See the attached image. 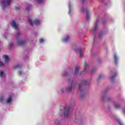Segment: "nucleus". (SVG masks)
<instances>
[{
	"instance_id": "nucleus-33",
	"label": "nucleus",
	"mask_w": 125,
	"mask_h": 125,
	"mask_svg": "<svg viewBox=\"0 0 125 125\" xmlns=\"http://www.w3.org/2000/svg\"><path fill=\"white\" fill-rule=\"evenodd\" d=\"M84 84H87V81H85Z\"/></svg>"
},
{
	"instance_id": "nucleus-20",
	"label": "nucleus",
	"mask_w": 125,
	"mask_h": 125,
	"mask_svg": "<svg viewBox=\"0 0 125 125\" xmlns=\"http://www.w3.org/2000/svg\"><path fill=\"white\" fill-rule=\"evenodd\" d=\"M79 67L78 66H76L75 68V73L76 74H78V70H79Z\"/></svg>"
},
{
	"instance_id": "nucleus-6",
	"label": "nucleus",
	"mask_w": 125,
	"mask_h": 125,
	"mask_svg": "<svg viewBox=\"0 0 125 125\" xmlns=\"http://www.w3.org/2000/svg\"><path fill=\"white\" fill-rule=\"evenodd\" d=\"M71 38H72V35L71 34H67L62 39V42H68L69 40H70Z\"/></svg>"
},
{
	"instance_id": "nucleus-8",
	"label": "nucleus",
	"mask_w": 125,
	"mask_h": 125,
	"mask_svg": "<svg viewBox=\"0 0 125 125\" xmlns=\"http://www.w3.org/2000/svg\"><path fill=\"white\" fill-rule=\"evenodd\" d=\"M2 59H3L4 61L6 62V63L9 61V57L6 55H3L2 56Z\"/></svg>"
},
{
	"instance_id": "nucleus-14",
	"label": "nucleus",
	"mask_w": 125,
	"mask_h": 125,
	"mask_svg": "<svg viewBox=\"0 0 125 125\" xmlns=\"http://www.w3.org/2000/svg\"><path fill=\"white\" fill-rule=\"evenodd\" d=\"M34 2H37L38 3H40L42 4V3H43V0H33Z\"/></svg>"
},
{
	"instance_id": "nucleus-3",
	"label": "nucleus",
	"mask_w": 125,
	"mask_h": 125,
	"mask_svg": "<svg viewBox=\"0 0 125 125\" xmlns=\"http://www.w3.org/2000/svg\"><path fill=\"white\" fill-rule=\"evenodd\" d=\"M73 88H74V84H72L67 87H61L60 89V92H61V93H66V92L71 91Z\"/></svg>"
},
{
	"instance_id": "nucleus-32",
	"label": "nucleus",
	"mask_w": 125,
	"mask_h": 125,
	"mask_svg": "<svg viewBox=\"0 0 125 125\" xmlns=\"http://www.w3.org/2000/svg\"><path fill=\"white\" fill-rule=\"evenodd\" d=\"M100 78H104V74H101L100 75Z\"/></svg>"
},
{
	"instance_id": "nucleus-11",
	"label": "nucleus",
	"mask_w": 125,
	"mask_h": 125,
	"mask_svg": "<svg viewBox=\"0 0 125 125\" xmlns=\"http://www.w3.org/2000/svg\"><path fill=\"white\" fill-rule=\"evenodd\" d=\"M114 58L115 64H118V62H119V58H118V56L116 53L114 54Z\"/></svg>"
},
{
	"instance_id": "nucleus-26",
	"label": "nucleus",
	"mask_w": 125,
	"mask_h": 125,
	"mask_svg": "<svg viewBox=\"0 0 125 125\" xmlns=\"http://www.w3.org/2000/svg\"><path fill=\"white\" fill-rule=\"evenodd\" d=\"M66 75H67V72L66 71H64L62 73V76H66Z\"/></svg>"
},
{
	"instance_id": "nucleus-17",
	"label": "nucleus",
	"mask_w": 125,
	"mask_h": 125,
	"mask_svg": "<svg viewBox=\"0 0 125 125\" xmlns=\"http://www.w3.org/2000/svg\"><path fill=\"white\" fill-rule=\"evenodd\" d=\"M77 52H78V53L80 54V57L82 56V54H83V51H82V50L80 49H78Z\"/></svg>"
},
{
	"instance_id": "nucleus-1",
	"label": "nucleus",
	"mask_w": 125,
	"mask_h": 125,
	"mask_svg": "<svg viewBox=\"0 0 125 125\" xmlns=\"http://www.w3.org/2000/svg\"><path fill=\"white\" fill-rule=\"evenodd\" d=\"M81 12H84L86 13V21H89L90 19V9L87 8L84 6H82L81 8Z\"/></svg>"
},
{
	"instance_id": "nucleus-22",
	"label": "nucleus",
	"mask_w": 125,
	"mask_h": 125,
	"mask_svg": "<svg viewBox=\"0 0 125 125\" xmlns=\"http://www.w3.org/2000/svg\"><path fill=\"white\" fill-rule=\"evenodd\" d=\"M95 72H96V69H95V68H93V69L91 70V73H92V74H93V73H95Z\"/></svg>"
},
{
	"instance_id": "nucleus-21",
	"label": "nucleus",
	"mask_w": 125,
	"mask_h": 125,
	"mask_svg": "<svg viewBox=\"0 0 125 125\" xmlns=\"http://www.w3.org/2000/svg\"><path fill=\"white\" fill-rule=\"evenodd\" d=\"M40 42L41 43H42L43 42H44V40H43V39H40Z\"/></svg>"
},
{
	"instance_id": "nucleus-25",
	"label": "nucleus",
	"mask_w": 125,
	"mask_h": 125,
	"mask_svg": "<svg viewBox=\"0 0 125 125\" xmlns=\"http://www.w3.org/2000/svg\"><path fill=\"white\" fill-rule=\"evenodd\" d=\"M4 98L3 97H0V102H2L3 101Z\"/></svg>"
},
{
	"instance_id": "nucleus-28",
	"label": "nucleus",
	"mask_w": 125,
	"mask_h": 125,
	"mask_svg": "<svg viewBox=\"0 0 125 125\" xmlns=\"http://www.w3.org/2000/svg\"><path fill=\"white\" fill-rule=\"evenodd\" d=\"M97 29V24L96 23L95 26L94 28V31H95Z\"/></svg>"
},
{
	"instance_id": "nucleus-31",
	"label": "nucleus",
	"mask_w": 125,
	"mask_h": 125,
	"mask_svg": "<svg viewBox=\"0 0 125 125\" xmlns=\"http://www.w3.org/2000/svg\"><path fill=\"white\" fill-rule=\"evenodd\" d=\"M19 75H20V76H21V75H22V71H19Z\"/></svg>"
},
{
	"instance_id": "nucleus-23",
	"label": "nucleus",
	"mask_w": 125,
	"mask_h": 125,
	"mask_svg": "<svg viewBox=\"0 0 125 125\" xmlns=\"http://www.w3.org/2000/svg\"><path fill=\"white\" fill-rule=\"evenodd\" d=\"M13 46V44L11 43L9 44V45L8 46V48L10 49L11 48V47H12Z\"/></svg>"
},
{
	"instance_id": "nucleus-5",
	"label": "nucleus",
	"mask_w": 125,
	"mask_h": 125,
	"mask_svg": "<svg viewBox=\"0 0 125 125\" xmlns=\"http://www.w3.org/2000/svg\"><path fill=\"white\" fill-rule=\"evenodd\" d=\"M11 2V0H1V7H2V9H4L5 7H7Z\"/></svg>"
},
{
	"instance_id": "nucleus-10",
	"label": "nucleus",
	"mask_w": 125,
	"mask_h": 125,
	"mask_svg": "<svg viewBox=\"0 0 125 125\" xmlns=\"http://www.w3.org/2000/svg\"><path fill=\"white\" fill-rule=\"evenodd\" d=\"M72 3L70 2L68 3V14H71L72 13Z\"/></svg>"
},
{
	"instance_id": "nucleus-16",
	"label": "nucleus",
	"mask_w": 125,
	"mask_h": 125,
	"mask_svg": "<svg viewBox=\"0 0 125 125\" xmlns=\"http://www.w3.org/2000/svg\"><path fill=\"white\" fill-rule=\"evenodd\" d=\"M114 107L116 109H119V108H120V107H121V105H120V104H119L117 103H114Z\"/></svg>"
},
{
	"instance_id": "nucleus-15",
	"label": "nucleus",
	"mask_w": 125,
	"mask_h": 125,
	"mask_svg": "<svg viewBox=\"0 0 125 125\" xmlns=\"http://www.w3.org/2000/svg\"><path fill=\"white\" fill-rule=\"evenodd\" d=\"M31 5H30L29 4H27L26 5L25 9L26 10L29 11L31 9Z\"/></svg>"
},
{
	"instance_id": "nucleus-7",
	"label": "nucleus",
	"mask_w": 125,
	"mask_h": 125,
	"mask_svg": "<svg viewBox=\"0 0 125 125\" xmlns=\"http://www.w3.org/2000/svg\"><path fill=\"white\" fill-rule=\"evenodd\" d=\"M11 25L15 29V30H17L18 28H19V26L18 25V24L16 23L15 21H13L11 22Z\"/></svg>"
},
{
	"instance_id": "nucleus-19",
	"label": "nucleus",
	"mask_w": 125,
	"mask_h": 125,
	"mask_svg": "<svg viewBox=\"0 0 125 125\" xmlns=\"http://www.w3.org/2000/svg\"><path fill=\"white\" fill-rule=\"evenodd\" d=\"M87 68H88V65H87V63H85L84 64V72H85V70H86V69H87Z\"/></svg>"
},
{
	"instance_id": "nucleus-9",
	"label": "nucleus",
	"mask_w": 125,
	"mask_h": 125,
	"mask_svg": "<svg viewBox=\"0 0 125 125\" xmlns=\"http://www.w3.org/2000/svg\"><path fill=\"white\" fill-rule=\"evenodd\" d=\"M17 42L19 45H23V44H24L26 42V41L24 40H21L18 41Z\"/></svg>"
},
{
	"instance_id": "nucleus-27",
	"label": "nucleus",
	"mask_w": 125,
	"mask_h": 125,
	"mask_svg": "<svg viewBox=\"0 0 125 125\" xmlns=\"http://www.w3.org/2000/svg\"><path fill=\"white\" fill-rule=\"evenodd\" d=\"M3 62L0 61V66H4Z\"/></svg>"
},
{
	"instance_id": "nucleus-12",
	"label": "nucleus",
	"mask_w": 125,
	"mask_h": 125,
	"mask_svg": "<svg viewBox=\"0 0 125 125\" xmlns=\"http://www.w3.org/2000/svg\"><path fill=\"white\" fill-rule=\"evenodd\" d=\"M6 75L2 70H0V78H4Z\"/></svg>"
},
{
	"instance_id": "nucleus-4",
	"label": "nucleus",
	"mask_w": 125,
	"mask_h": 125,
	"mask_svg": "<svg viewBox=\"0 0 125 125\" xmlns=\"http://www.w3.org/2000/svg\"><path fill=\"white\" fill-rule=\"evenodd\" d=\"M28 20L31 26H33L34 24H35V25H37V26H38V25H40V24H41L42 22L41 20L38 19H35L34 20H33V18H29L28 19Z\"/></svg>"
},
{
	"instance_id": "nucleus-13",
	"label": "nucleus",
	"mask_w": 125,
	"mask_h": 125,
	"mask_svg": "<svg viewBox=\"0 0 125 125\" xmlns=\"http://www.w3.org/2000/svg\"><path fill=\"white\" fill-rule=\"evenodd\" d=\"M13 101L12 97L11 96H9L6 100L7 103H11Z\"/></svg>"
},
{
	"instance_id": "nucleus-30",
	"label": "nucleus",
	"mask_w": 125,
	"mask_h": 125,
	"mask_svg": "<svg viewBox=\"0 0 125 125\" xmlns=\"http://www.w3.org/2000/svg\"><path fill=\"white\" fill-rule=\"evenodd\" d=\"M19 67L18 65H16L14 67V69L15 70L16 69H17Z\"/></svg>"
},
{
	"instance_id": "nucleus-34",
	"label": "nucleus",
	"mask_w": 125,
	"mask_h": 125,
	"mask_svg": "<svg viewBox=\"0 0 125 125\" xmlns=\"http://www.w3.org/2000/svg\"><path fill=\"white\" fill-rule=\"evenodd\" d=\"M103 97V95H102V97Z\"/></svg>"
},
{
	"instance_id": "nucleus-18",
	"label": "nucleus",
	"mask_w": 125,
	"mask_h": 125,
	"mask_svg": "<svg viewBox=\"0 0 125 125\" xmlns=\"http://www.w3.org/2000/svg\"><path fill=\"white\" fill-rule=\"evenodd\" d=\"M116 121H117V122H118L119 123V124L120 125H124V124H123V123L122 122V121H121V120L120 119L117 118L116 119Z\"/></svg>"
},
{
	"instance_id": "nucleus-24",
	"label": "nucleus",
	"mask_w": 125,
	"mask_h": 125,
	"mask_svg": "<svg viewBox=\"0 0 125 125\" xmlns=\"http://www.w3.org/2000/svg\"><path fill=\"white\" fill-rule=\"evenodd\" d=\"M109 78L110 80H114V78H115V76L111 75Z\"/></svg>"
},
{
	"instance_id": "nucleus-2",
	"label": "nucleus",
	"mask_w": 125,
	"mask_h": 125,
	"mask_svg": "<svg viewBox=\"0 0 125 125\" xmlns=\"http://www.w3.org/2000/svg\"><path fill=\"white\" fill-rule=\"evenodd\" d=\"M60 114L61 116H62V114L64 118L67 119V118L70 117V110L69 109V108L65 107L64 110L61 109Z\"/></svg>"
},
{
	"instance_id": "nucleus-29",
	"label": "nucleus",
	"mask_w": 125,
	"mask_h": 125,
	"mask_svg": "<svg viewBox=\"0 0 125 125\" xmlns=\"http://www.w3.org/2000/svg\"><path fill=\"white\" fill-rule=\"evenodd\" d=\"M82 87H83V85L82 84H79V89H81V88H82Z\"/></svg>"
}]
</instances>
